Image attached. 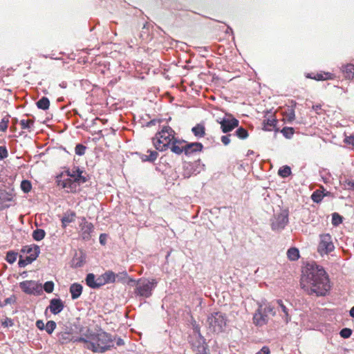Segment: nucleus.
<instances>
[{
    "mask_svg": "<svg viewBox=\"0 0 354 354\" xmlns=\"http://www.w3.org/2000/svg\"><path fill=\"white\" fill-rule=\"evenodd\" d=\"M95 276L93 273H89L86 277V285L91 288H96Z\"/></svg>",
    "mask_w": 354,
    "mask_h": 354,
    "instance_id": "32",
    "label": "nucleus"
},
{
    "mask_svg": "<svg viewBox=\"0 0 354 354\" xmlns=\"http://www.w3.org/2000/svg\"><path fill=\"white\" fill-rule=\"evenodd\" d=\"M277 302L280 308L279 310H281L283 313V315H281L282 319L286 324H288L291 319L289 315L288 308L283 304V301L281 299L277 300Z\"/></svg>",
    "mask_w": 354,
    "mask_h": 354,
    "instance_id": "22",
    "label": "nucleus"
},
{
    "mask_svg": "<svg viewBox=\"0 0 354 354\" xmlns=\"http://www.w3.org/2000/svg\"><path fill=\"white\" fill-rule=\"evenodd\" d=\"M36 326L41 330H45L46 324L42 320H37L36 322Z\"/></svg>",
    "mask_w": 354,
    "mask_h": 354,
    "instance_id": "52",
    "label": "nucleus"
},
{
    "mask_svg": "<svg viewBox=\"0 0 354 354\" xmlns=\"http://www.w3.org/2000/svg\"><path fill=\"white\" fill-rule=\"evenodd\" d=\"M216 122L221 124V131L224 133L232 131L239 124V121L232 114L228 113H226L223 118H218Z\"/></svg>",
    "mask_w": 354,
    "mask_h": 354,
    "instance_id": "7",
    "label": "nucleus"
},
{
    "mask_svg": "<svg viewBox=\"0 0 354 354\" xmlns=\"http://www.w3.org/2000/svg\"><path fill=\"white\" fill-rule=\"evenodd\" d=\"M56 326H57V324H56L55 322L52 321V320L48 321L46 324L45 330L48 334H51L56 328Z\"/></svg>",
    "mask_w": 354,
    "mask_h": 354,
    "instance_id": "38",
    "label": "nucleus"
},
{
    "mask_svg": "<svg viewBox=\"0 0 354 354\" xmlns=\"http://www.w3.org/2000/svg\"><path fill=\"white\" fill-rule=\"evenodd\" d=\"M231 136V134H227V135H225V136H222L221 138V140L222 142V143L224 145H227L230 144V137Z\"/></svg>",
    "mask_w": 354,
    "mask_h": 354,
    "instance_id": "50",
    "label": "nucleus"
},
{
    "mask_svg": "<svg viewBox=\"0 0 354 354\" xmlns=\"http://www.w3.org/2000/svg\"><path fill=\"white\" fill-rule=\"evenodd\" d=\"M86 149V147L84 145L78 144L75 148V151L77 155L83 156L85 153Z\"/></svg>",
    "mask_w": 354,
    "mask_h": 354,
    "instance_id": "43",
    "label": "nucleus"
},
{
    "mask_svg": "<svg viewBox=\"0 0 354 354\" xmlns=\"http://www.w3.org/2000/svg\"><path fill=\"white\" fill-rule=\"evenodd\" d=\"M341 71L345 78L348 80L354 78V64H347L343 65L341 68Z\"/></svg>",
    "mask_w": 354,
    "mask_h": 354,
    "instance_id": "19",
    "label": "nucleus"
},
{
    "mask_svg": "<svg viewBox=\"0 0 354 354\" xmlns=\"http://www.w3.org/2000/svg\"><path fill=\"white\" fill-rule=\"evenodd\" d=\"M115 341H116L117 346H122L124 344V340L120 337H118V338L115 337Z\"/></svg>",
    "mask_w": 354,
    "mask_h": 354,
    "instance_id": "55",
    "label": "nucleus"
},
{
    "mask_svg": "<svg viewBox=\"0 0 354 354\" xmlns=\"http://www.w3.org/2000/svg\"><path fill=\"white\" fill-rule=\"evenodd\" d=\"M64 303L60 299H52L48 308L54 314H59L64 309Z\"/></svg>",
    "mask_w": 354,
    "mask_h": 354,
    "instance_id": "14",
    "label": "nucleus"
},
{
    "mask_svg": "<svg viewBox=\"0 0 354 354\" xmlns=\"http://www.w3.org/2000/svg\"><path fill=\"white\" fill-rule=\"evenodd\" d=\"M37 106L39 109L47 110L50 106V101L48 97H42L40 100H39L37 103Z\"/></svg>",
    "mask_w": 354,
    "mask_h": 354,
    "instance_id": "26",
    "label": "nucleus"
},
{
    "mask_svg": "<svg viewBox=\"0 0 354 354\" xmlns=\"http://www.w3.org/2000/svg\"><path fill=\"white\" fill-rule=\"evenodd\" d=\"M263 129L266 131H272L277 124V120L272 117L271 118H267L263 120Z\"/></svg>",
    "mask_w": 354,
    "mask_h": 354,
    "instance_id": "25",
    "label": "nucleus"
},
{
    "mask_svg": "<svg viewBox=\"0 0 354 354\" xmlns=\"http://www.w3.org/2000/svg\"><path fill=\"white\" fill-rule=\"evenodd\" d=\"M21 188L25 193H28L32 188L30 182L27 180H22L21 183Z\"/></svg>",
    "mask_w": 354,
    "mask_h": 354,
    "instance_id": "41",
    "label": "nucleus"
},
{
    "mask_svg": "<svg viewBox=\"0 0 354 354\" xmlns=\"http://www.w3.org/2000/svg\"><path fill=\"white\" fill-rule=\"evenodd\" d=\"M57 341L61 344H66L71 342H81L80 337H74L69 331H61L57 334Z\"/></svg>",
    "mask_w": 354,
    "mask_h": 354,
    "instance_id": "12",
    "label": "nucleus"
},
{
    "mask_svg": "<svg viewBox=\"0 0 354 354\" xmlns=\"http://www.w3.org/2000/svg\"><path fill=\"white\" fill-rule=\"evenodd\" d=\"M278 174L282 178H286L291 174V169L289 166H283L279 169Z\"/></svg>",
    "mask_w": 354,
    "mask_h": 354,
    "instance_id": "33",
    "label": "nucleus"
},
{
    "mask_svg": "<svg viewBox=\"0 0 354 354\" xmlns=\"http://www.w3.org/2000/svg\"><path fill=\"white\" fill-rule=\"evenodd\" d=\"M9 122V115H6L3 117L0 122V131H6L8 129V124Z\"/></svg>",
    "mask_w": 354,
    "mask_h": 354,
    "instance_id": "40",
    "label": "nucleus"
},
{
    "mask_svg": "<svg viewBox=\"0 0 354 354\" xmlns=\"http://www.w3.org/2000/svg\"><path fill=\"white\" fill-rule=\"evenodd\" d=\"M256 354H270V349H269V348L268 346H263Z\"/></svg>",
    "mask_w": 354,
    "mask_h": 354,
    "instance_id": "53",
    "label": "nucleus"
},
{
    "mask_svg": "<svg viewBox=\"0 0 354 354\" xmlns=\"http://www.w3.org/2000/svg\"><path fill=\"white\" fill-rule=\"evenodd\" d=\"M288 223V214L286 211L274 216L272 221V229L274 231L282 230Z\"/></svg>",
    "mask_w": 354,
    "mask_h": 354,
    "instance_id": "10",
    "label": "nucleus"
},
{
    "mask_svg": "<svg viewBox=\"0 0 354 354\" xmlns=\"http://www.w3.org/2000/svg\"><path fill=\"white\" fill-rule=\"evenodd\" d=\"M334 249L335 245L333 242L332 236L328 233L320 234L317 252L323 256L333 252Z\"/></svg>",
    "mask_w": 354,
    "mask_h": 354,
    "instance_id": "6",
    "label": "nucleus"
},
{
    "mask_svg": "<svg viewBox=\"0 0 354 354\" xmlns=\"http://www.w3.org/2000/svg\"><path fill=\"white\" fill-rule=\"evenodd\" d=\"M21 289L26 294L39 295L42 292V286L35 281H24L19 283Z\"/></svg>",
    "mask_w": 354,
    "mask_h": 354,
    "instance_id": "8",
    "label": "nucleus"
},
{
    "mask_svg": "<svg viewBox=\"0 0 354 354\" xmlns=\"http://www.w3.org/2000/svg\"><path fill=\"white\" fill-rule=\"evenodd\" d=\"M21 252L28 254L26 257H35V259L40 252L39 247L36 245H25L21 249Z\"/></svg>",
    "mask_w": 354,
    "mask_h": 354,
    "instance_id": "16",
    "label": "nucleus"
},
{
    "mask_svg": "<svg viewBox=\"0 0 354 354\" xmlns=\"http://www.w3.org/2000/svg\"><path fill=\"white\" fill-rule=\"evenodd\" d=\"M332 223L333 225H337L342 222V218L337 213L333 214Z\"/></svg>",
    "mask_w": 354,
    "mask_h": 354,
    "instance_id": "46",
    "label": "nucleus"
},
{
    "mask_svg": "<svg viewBox=\"0 0 354 354\" xmlns=\"http://www.w3.org/2000/svg\"><path fill=\"white\" fill-rule=\"evenodd\" d=\"M147 153H149V154H142L140 157L143 162H153L154 160H156L158 156V153L154 150H147Z\"/></svg>",
    "mask_w": 354,
    "mask_h": 354,
    "instance_id": "24",
    "label": "nucleus"
},
{
    "mask_svg": "<svg viewBox=\"0 0 354 354\" xmlns=\"http://www.w3.org/2000/svg\"><path fill=\"white\" fill-rule=\"evenodd\" d=\"M43 288L46 292L50 293L54 290V283L51 281H46L44 284Z\"/></svg>",
    "mask_w": 354,
    "mask_h": 354,
    "instance_id": "44",
    "label": "nucleus"
},
{
    "mask_svg": "<svg viewBox=\"0 0 354 354\" xmlns=\"http://www.w3.org/2000/svg\"><path fill=\"white\" fill-rule=\"evenodd\" d=\"M283 135L287 138H290L295 133L294 129L292 127H284L281 130Z\"/></svg>",
    "mask_w": 354,
    "mask_h": 354,
    "instance_id": "42",
    "label": "nucleus"
},
{
    "mask_svg": "<svg viewBox=\"0 0 354 354\" xmlns=\"http://www.w3.org/2000/svg\"><path fill=\"white\" fill-rule=\"evenodd\" d=\"M209 328L214 333H221L226 327V316L220 312L211 314L207 318Z\"/></svg>",
    "mask_w": 354,
    "mask_h": 354,
    "instance_id": "5",
    "label": "nucleus"
},
{
    "mask_svg": "<svg viewBox=\"0 0 354 354\" xmlns=\"http://www.w3.org/2000/svg\"><path fill=\"white\" fill-rule=\"evenodd\" d=\"M339 335L343 338H348L352 335V330L348 328H344L340 330Z\"/></svg>",
    "mask_w": 354,
    "mask_h": 354,
    "instance_id": "45",
    "label": "nucleus"
},
{
    "mask_svg": "<svg viewBox=\"0 0 354 354\" xmlns=\"http://www.w3.org/2000/svg\"><path fill=\"white\" fill-rule=\"evenodd\" d=\"M82 286L80 283H73L70 287V292L73 299H77L80 297L82 292Z\"/></svg>",
    "mask_w": 354,
    "mask_h": 354,
    "instance_id": "20",
    "label": "nucleus"
},
{
    "mask_svg": "<svg viewBox=\"0 0 354 354\" xmlns=\"http://www.w3.org/2000/svg\"><path fill=\"white\" fill-rule=\"evenodd\" d=\"M59 86L63 88H65L67 86V84L65 82H62V83L59 84Z\"/></svg>",
    "mask_w": 354,
    "mask_h": 354,
    "instance_id": "61",
    "label": "nucleus"
},
{
    "mask_svg": "<svg viewBox=\"0 0 354 354\" xmlns=\"http://www.w3.org/2000/svg\"><path fill=\"white\" fill-rule=\"evenodd\" d=\"M287 257L290 261H296L299 257V250L296 248H291L287 251Z\"/></svg>",
    "mask_w": 354,
    "mask_h": 354,
    "instance_id": "27",
    "label": "nucleus"
},
{
    "mask_svg": "<svg viewBox=\"0 0 354 354\" xmlns=\"http://www.w3.org/2000/svg\"><path fill=\"white\" fill-rule=\"evenodd\" d=\"M78 183L72 180L71 178H67L62 181L61 185L63 188L67 189L68 192H75L77 190V186Z\"/></svg>",
    "mask_w": 354,
    "mask_h": 354,
    "instance_id": "18",
    "label": "nucleus"
},
{
    "mask_svg": "<svg viewBox=\"0 0 354 354\" xmlns=\"http://www.w3.org/2000/svg\"><path fill=\"white\" fill-rule=\"evenodd\" d=\"M348 185L349 188L353 189L354 190V180L353 181H349L348 183Z\"/></svg>",
    "mask_w": 354,
    "mask_h": 354,
    "instance_id": "59",
    "label": "nucleus"
},
{
    "mask_svg": "<svg viewBox=\"0 0 354 354\" xmlns=\"http://www.w3.org/2000/svg\"><path fill=\"white\" fill-rule=\"evenodd\" d=\"M295 111L292 109H291L289 110V112L286 115V119L288 122H292L295 120Z\"/></svg>",
    "mask_w": 354,
    "mask_h": 354,
    "instance_id": "48",
    "label": "nucleus"
},
{
    "mask_svg": "<svg viewBox=\"0 0 354 354\" xmlns=\"http://www.w3.org/2000/svg\"><path fill=\"white\" fill-rule=\"evenodd\" d=\"M349 315L351 317L354 318V306L351 308V310L349 311Z\"/></svg>",
    "mask_w": 354,
    "mask_h": 354,
    "instance_id": "60",
    "label": "nucleus"
},
{
    "mask_svg": "<svg viewBox=\"0 0 354 354\" xmlns=\"http://www.w3.org/2000/svg\"><path fill=\"white\" fill-rule=\"evenodd\" d=\"M17 257V252L14 251H8L6 254V259L9 263H13L16 261Z\"/></svg>",
    "mask_w": 354,
    "mask_h": 354,
    "instance_id": "37",
    "label": "nucleus"
},
{
    "mask_svg": "<svg viewBox=\"0 0 354 354\" xmlns=\"http://www.w3.org/2000/svg\"><path fill=\"white\" fill-rule=\"evenodd\" d=\"M192 131L196 137L201 138L205 135V127L203 124H198L192 129Z\"/></svg>",
    "mask_w": 354,
    "mask_h": 354,
    "instance_id": "23",
    "label": "nucleus"
},
{
    "mask_svg": "<svg viewBox=\"0 0 354 354\" xmlns=\"http://www.w3.org/2000/svg\"><path fill=\"white\" fill-rule=\"evenodd\" d=\"M268 322V316L264 313L261 308H257L253 316V323L257 326L266 325Z\"/></svg>",
    "mask_w": 354,
    "mask_h": 354,
    "instance_id": "13",
    "label": "nucleus"
},
{
    "mask_svg": "<svg viewBox=\"0 0 354 354\" xmlns=\"http://www.w3.org/2000/svg\"><path fill=\"white\" fill-rule=\"evenodd\" d=\"M184 152L185 155L190 156L194 153L201 151L203 146L201 142H191L187 143L185 142Z\"/></svg>",
    "mask_w": 354,
    "mask_h": 354,
    "instance_id": "15",
    "label": "nucleus"
},
{
    "mask_svg": "<svg viewBox=\"0 0 354 354\" xmlns=\"http://www.w3.org/2000/svg\"><path fill=\"white\" fill-rule=\"evenodd\" d=\"M80 236L84 241H89L94 232L93 225L87 221L85 217L80 218Z\"/></svg>",
    "mask_w": 354,
    "mask_h": 354,
    "instance_id": "9",
    "label": "nucleus"
},
{
    "mask_svg": "<svg viewBox=\"0 0 354 354\" xmlns=\"http://www.w3.org/2000/svg\"><path fill=\"white\" fill-rule=\"evenodd\" d=\"M82 170H81L79 167L75 166L73 167L71 169L66 171L68 176L77 182L78 185L84 183L87 180L86 178L82 175Z\"/></svg>",
    "mask_w": 354,
    "mask_h": 354,
    "instance_id": "11",
    "label": "nucleus"
},
{
    "mask_svg": "<svg viewBox=\"0 0 354 354\" xmlns=\"http://www.w3.org/2000/svg\"><path fill=\"white\" fill-rule=\"evenodd\" d=\"M310 77V76H308ZM310 78H313L310 77ZM315 80H324L328 79V77H324L322 74H317V76L313 77Z\"/></svg>",
    "mask_w": 354,
    "mask_h": 354,
    "instance_id": "54",
    "label": "nucleus"
},
{
    "mask_svg": "<svg viewBox=\"0 0 354 354\" xmlns=\"http://www.w3.org/2000/svg\"><path fill=\"white\" fill-rule=\"evenodd\" d=\"M3 325H5L6 326H12V322L10 319H7L3 323Z\"/></svg>",
    "mask_w": 354,
    "mask_h": 354,
    "instance_id": "57",
    "label": "nucleus"
},
{
    "mask_svg": "<svg viewBox=\"0 0 354 354\" xmlns=\"http://www.w3.org/2000/svg\"><path fill=\"white\" fill-rule=\"evenodd\" d=\"M8 153L5 146H0V160H3L8 157Z\"/></svg>",
    "mask_w": 354,
    "mask_h": 354,
    "instance_id": "47",
    "label": "nucleus"
},
{
    "mask_svg": "<svg viewBox=\"0 0 354 354\" xmlns=\"http://www.w3.org/2000/svg\"><path fill=\"white\" fill-rule=\"evenodd\" d=\"M35 260V257H26L25 259H22V257L20 256L18 265L20 268H24L27 265L30 264L32 262H33Z\"/></svg>",
    "mask_w": 354,
    "mask_h": 354,
    "instance_id": "30",
    "label": "nucleus"
},
{
    "mask_svg": "<svg viewBox=\"0 0 354 354\" xmlns=\"http://www.w3.org/2000/svg\"><path fill=\"white\" fill-rule=\"evenodd\" d=\"M173 140L174 131L170 127L165 126L156 134L153 143L157 150L162 151L168 149Z\"/></svg>",
    "mask_w": 354,
    "mask_h": 354,
    "instance_id": "4",
    "label": "nucleus"
},
{
    "mask_svg": "<svg viewBox=\"0 0 354 354\" xmlns=\"http://www.w3.org/2000/svg\"><path fill=\"white\" fill-rule=\"evenodd\" d=\"M171 147V151L176 154H180L184 151L185 145V140H173V141L170 144Z\"/></svg>",
    "mask_w": 354,
    "mask_h": 354,
    "instance_id": "17",
    "label": "nucleus"
},
{
    "mask_svg": "<svg viewBox=\"0 0 354 354\" xmlns=\"http://www.w3.org/2000/svg\"><path fill=\"white\" fill-rule=\"evenodd\" d=\"M12 301V299L11 298H7L6 300H5V305L8 304H10Z\"/></svg>",
    "mask_w": 354,
    "mask_h": 354,
    "instance_id": "63",
    "label": "nucleus"
},
{
    "mask_svg": "<svg viewBox=\"0 0 354 354\" xmlns=\"http://www.w3.org/2000/svg\"><path fill=\"white\" fill-rule=\"evenodd\" d=\"M33 124H34V122L32 120H21L20 121V125H21L22 129L30 130V129L33 126Z\"/></svg>",
    "mask_w": 354,
    "mask_h": 354,
    "instance_id": "36",
    "label": "nucleus"
},
{
    "mask_svg": "<svg viewBox=\"0 0 354 354\" xmlns=\"http://www.w3.org/2000/svg\"><path fill=\"white\" fill-rule=\"evenodd\" d=\"M100 242L102 245L105 244V234H100Z\"/></svg>",
    "mask_w": 354,
    "mask_h": 354,
    "instance_id": "56",
    "label": "nucleus"
},
{
    "mask_svg": "<svg viewBox=\"0 0 354 354\" xmlns=\"http://www.w3.org/2000/svg\"><path fill=\"white\" fill-rule=\"evenodd\" d=\"M76 214L74 212L68 211L64 213L61 219L62 226L66 227L69 223L74 221Z\"/></svg>",
    "mask_w": 354,
    "mask_h": 354,
    "instance_id": "21",
    "label": "nucleus"
},
{
    "mask_svg": "<svg viewBox=\"0 0 354 354\" xmlns=\"http://www.w3.org/2000/svg\"><path fill=\"white\" fill-rule=\"evenodd\" d=\"M324 198L322 193L318 190L314 192L311 195V198L315 203H319Z\"/></svg>",
    "mask_w": 354,
    "mask_h": 354,
    "instance_id": "39",
    "label": "nucleus"
},
{
    "mask_svg": "<svg viewBox=\"0 0 354 354\" xmlns=\"http://www.w3.org/2000/svg\"><path fill=\"white\" fill-rule=\"evenodd\" d=\"M0 200L3 202L11 201L12 194L5 190H0Z\"/></svg>",
    "mask_w": 354,
    "mask_h": 354,
    "instance_id": "34",
    "label": "nucleus"
},
{
    "mask_svg": "<svg viewBox=\"0 0 354 354\" xmlns=\"http://www.w3.org/2000/svg\"><path fill=\"white\" fill-rule=\"evenodd\" d=\"M235 136H237L240 139H246L248 137V131L243 128L240 127L236 129L235 131Z\"/></svg>",
    "mask_w": 354,
    "mask_h": 354,
    "instance_id": "35",
    "label": "nucleus"
},
{
    "mask_svg": "<svg viewBox=\"0 0 354 354\" xmlns=\"http://www.w3.org/2000/svg\"><path fill=\"white\" fill-rule=\"evenodd\" d=\"M82 263H76V266H78V267L82 266Z\"/></svg>",
    "mask_w": 354,
    "mask_h": 354,
    "instance_id": "64",
    "label": "nucleus"
},
{
    "mask_svg": "<svg viewBox=\"0 0 354 354\" xmlns=\"http://www.w3.org/2000/svg\"><path fill=\"white\" fill-rule=\"evenodd\" d=\"M259 308H261L263 312L266 313L268 316V315H272V316H274L276 314L274 308L270 304H260L259 306Z\"/></svg>",
    "mask_w": 354,
    "mask_h": 354,
    "instance_id": "28",
    "label": "nucleus"
},
{
    "mask_svg": "<svg viewBox=\"0 0 354 354\" xmlns=\"http://www.w3.org/2000/svg\"><path fill=\"white\" fill-rule=\"evenodd\" d=\"M313 109L315 111H317L321 109V106L320 105H314V106H313Z\"/></svg>",
    "mask_w": 354,
    "mask_h": 354,
    "instance_id": "62",
    "label": "nucleus"
},
{
    "mask_svg": "<svg viewBox=\"0 0 354 354\" xmlns=\"http://www.w3.org/2000/svg\"><path fill=\"white\" fill-rule=\"evenodd\" d=\"M45 235L46 232L42 229H37L32 232V238L37 241L42 240L45 237Z\"/></svg>",
    "mask_w": 354,
    "mask_h": 354,
    "instance_id": "31",
    "label": "nucleus"
},
{
    "mask_svg": "<svg viewBox=\"0 0 354 354\" xmlns=\"http://www.w3.org/2000/svg\"><path fill=\"white\" fill-rule=\"evenodd\" d=\"M102 275L106 283L114 282L115 280V274L112 271H107Z\"/></svg>",
    "mask_w": 354,
    "mask_h": 354,
    "instance_id": "29",
    "label": "nucleus"
},
{
    "mask_svg": "<svg viewBox=\"0 0 354 354\" xmlns=\"http://www.w3.org/2000/svg\"><path fill=\"white\" fill-rule=\"evenodd\" d=\"M302 289L309 295L324 296L330 289L328 276L323 267L315 263H308L301 278Z\"/></svg>",
    "mask_w": 354,
    "mask_h": 354,
    "instance_id": "1",
    "label": "nucleus"
},
{
    "mask_svg": "<svg viewBox=\"0 0 354 354\" xmlns=\"http://www.w3.org/2000/svg\"><path fill=\"white\" fill-rule=\"evenodd\" d=\"M344 142L354 146V136H347L344 138Z\"/></svg>",
    "mask_w": 354,
    "mask_h": 354,
    "instance_id": "51",
    "label": "nucleus"
},
{
    "mask_svg": "<svg viewBox=\"0 0 354 354\" xmlns=\"http://www.w3.org/2000/svg\"><path fill=\"white\" fill-rule=\"evenodd\" d=\"M95 282H96V284H95L96 288H99L100 287H101V286H104V284H106L104 280L102 278V275H101L99 277L96 278L95 279Z\"/></svg>",
    "mask_w": 354,
    "mask_h": 354,
    "instance_id": "49",
    "label": "nucleus"
},
{
    "mask_svg": "<svg viewBox=\"0 0 354 354\" xmlns=\"http://www.w3.org/2000/svg\"><path fill=\"white\" fill-rule=\"evenodd\" d=\"M158 281L155 279L140 278L138 280L130 279L128 285L134 287L133 293L140 298H149L156 288Z\"/></svg>",
    "mask_w": 354,
    "mask_h": 354,
    "instance_id": "3",
    "label": "nucleus"
},
{
    "mask_svg": "<svg viewBox=\"0 0 354 354\" xmlns=\"http://www.w3.org/2000/svg\"><path fill=\"white\" fill-rule=\"evenodd\" d=\"M157 122H159V121L156 120H151V121H149L147 123V127H151V126L155 125Z\"/></svg>",
    "mask_w": 354,
    "mask_h": 354,
    "instance_id": "58",
    "label": "nucleus"
},
{
    "mask_svg": "<svg viewBox=\"0 0 354 354\" xmlns=\"http://www.w3.org/2000/svg\"><path fill=\"white\" fill-rule=\"evenodd\" d=\"M115 336L100 329L94 332L87 329L80 337L79 340L84 344V347L94 353H103L114 347Z\"/></svg>",
    "mask_w": 354,
    "mask_h": 354,
    "instance_id": "2",
    "label": "nucleus"
}]
</instances>
